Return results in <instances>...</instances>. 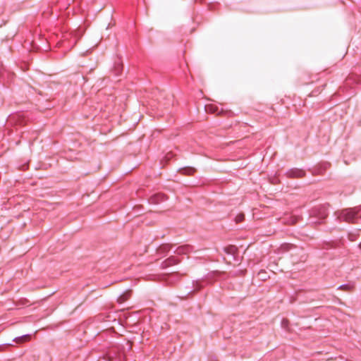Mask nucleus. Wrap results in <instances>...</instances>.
I'll return each mask as SVG.
<instances>
[{"mask_svg":"<svg viewBox=\"0 0 361 361\" xmlns=\"http://www.w3.org/2000/svg\"><path fill=\"white\" fill-rule=\"evenodd\" d=\"M311 215L319 219L318 221H312V223L320 224L328 215L327 208L325 206L316 207L312 210Z\"/></svg>","mask_w":361,"mask_h":361,"instance_id":"obj_3","label":"nucleus"},{"mask_svg":"<svg viewBox=\"0 0 361 361\" xmlns=\"http://www.w3.org/2000/svg\"><path fill=\"white\" fill-rule=\"evenodd\" d=\"M243 218H244V215L243 214H240L239 216H238L236 217V221L237 222H240L243 220Z\"/></svg>","mask_w":361,"mask_h":361,"instance_id":"obj_14","label":"nucleus"},{"mask_svg":"<svg viewBox=\"0 0 361 361\" xmlns=\"http://www.w3.org/2000/svg\"><path fill=\"white\" fill-rule=\"evenodd\" d=\"M181 171L183 174H190L192 173L195 171V169L193 168H186L181 169Z\"/></svg>","mask_w":361,"mask_h":361,"instance_id":"obj_10","label":"nucleus"},{"mask_svg":"<svg viewBox=\"0 0 361 361\" xmlns=\"http://www.w3.org/2000/svg\"><path fill=\"white\" fill-rule=\"evenodd\" d=\"M337 218L341 221L361 224V207L345 209L336 213ZM361 231V226L358 228Z\"/></svg>","mask_w":361,"mask_h":361,"instance_id":"obj_1","label":"nucleus"},{"mask_svg":"<svg viewBox=\"0 0 361 361\" xmlns=\"http://www.w3.org/2000/svg\"><path fill=\"white\" fill-rule=\"evenodd\" d=\"M118 69L117 70V72L116 73V75H118Z\"/></svg>","mask_w":361,"mask_h":361,"instance_id":"obj_20","label":"nucleus"},{"mask_svg":"<svg viewBox=\"0 0 361 361\" xmlns=\"http://www.w3.org/2000/svg\"><path fill=\"white\" fill-rule=\"evenodd\" d=\"M179 262V259H178L176 257H170L166 260L162 262L161 267L162 268H166L171 265L176 264Z\"/></svg>","mask_w":361,"mask_h":361,"instance_id":"obj_6","label":"nucleus"},{"mask_svg":"<svg viewBox=\"0 0 361 361\" xmlns=\"http://www.w3.org/2000/svg\"><path fill=\"white\" fill-rule=\"evenodd\" d=\"M207 111H212L214 113L217 111L216 109H214L212 106H205Z\"/></svg>","mask_w":361,"mask_h":361,"instance_id":"obj_12","label":"nucleus"},{"mask_svg":"<svg viewBox=\"0 0 361 361\" xmlns=\"http://www.w3.org/2000/svg\"><path fill=\"white\" fill-rule=\"evenodd\" d=\"M348 287V285L344 284L339 286V288H346Z\"/></svg>","mask_w":361,"mask_h":361,"instance_id":"obj_16","label":"nucleus"},{"mask_svg":"<svg viewBox=\"0 0 361 361\" xmlns=\"http://www.w3.org/2000/svg\"><path fill=\"white\" fill-rule=\"evenodd\" d=\"M192 250V247L189 245H185L178 246L176 250H174L173 252V253L176 255H186L190 252H191Z\"/></svg>","mask_w":361,"mask_h":361,"instance_id":"obj_5","label":"nucleus"},{"mask_svg":"<svg viewBox=\"0 0 361 361\" xmlns=\"http://www.w3.org/2000/svg\"><path fill=\"white\" fill-rule=\"evenodd\" d=\"M178 277L179 276L178 274H173V275L170 276L167 280H168L169 283H172V282H173L174 279H178Z\"/></svg>","mask_w":361,"mask_h":361,"instance_id":"obj_11","label":"nucleus"},{"mask_svg":"<svg viewBox=\"0 0 361 361\" xmlns=\"http://www.w3.org/2000/svg\"><path fill=\"white\" fill-rule=\"evenodd\" d=\"M30 338L29 334H25L21 336L16 337L13 339V341H16V343L23 342L28 339Z\"/></svg>","mask_w":361,"mask_h":361,"instance_id":"obj_8","label":"nucleus"},{"mask_svg":"<svg viewBox=\"0 0 361 361\" xmlns=\"http://www.w3.org/2000/svg\"><path fill=\"white\" fill-rule=\"evenodd\" d=\"M128 296H129V293H124V294L120 295L118 298V302L121 303V302H125L128 298Z\"/></svg>","mask_w":361,"mask_h":361,"instance_id":"obj_9","label":"nucleus"},{"mask_svg":"<svg viewBox=\"0 0 361 361\" xmlns=\"http://www.w3.org/2000/svg\"><path fill=\"white\" fill-rule=\"evenodd\" d=\"M197 286H198V283H197ZM199 288H200V286H196L195 288H194L193 290H195L199 289Z\"/></svg>","mask_w":361,"mask_h":361,"instance_id":"obj_18","label":"nucleus"},{"mask_svg":"<svg viewBox=\"0 0 361 361\" xmlns=\"http://www.w3.org/2000/svg\"><path fill=\"white\" fill-rule=\"evenodd\" d=\"M159 197H161V199H164V196L161 195H158L154 197V199L159 198Z\"/></svg>","mask_w":361,"mask_h":361,"instance_id":"obj_17","label":"nucleus"},{"mask_svg":"<svg viewBox=\"0 0 361 361\" xmlns=\"http://www.w3.org/2000/svg\"><path fill=\"white\" fill-rule=\"evenodd\" d=\"M305 175V171L299 169H291L286 171V176L290 178H301Z\"/></svg>","mask_w":361,"mask_h":361,"instance_id":"obj_4","label":"nucleus"},{"mask_svg":"<svg viewBox=\"0 0 361 361\" xmlns=\"http://www.w3.org/2000/svg\"><path fill=\"white\" fill-rule=\"evenodd\" d=\"M348 237H349V240H350V241H355V240H356V236H355V235H354V234L350 233V234L348 235Z\"/></svg>","mask_w":361,"mask_h":361,"instance_id":"obj_13","label":"nucleus"},{"mask_svg":"<svg viewBox=\"0 0 361 361\" xmlns=\"http://www.w3.org/2000/svg\"><path fill=\"white\" fill-rule=\"evenodd\" d=\"M354 80H355L353 76H351L347 79L346 83L349 84L350 82H351L352 81H354Z\"/></svg>","mask_w":361,"mask_h":361,"instance_id":"obj_15","label":"nucleus"},{"mask_svg":"<svg viewBox=\"0 0 361 361\" xmlns=\"http://www.w3.org/2000/svg\"><path fill=\"white\" fill-rule=\"evenodd\" d=\"M359 247L361 249V241H360V243L359 244Z\"/></svg>","mask_w":361,"mask_h":361,"instance_id":"obj_19","label":"nucleus"},{"mask_svg":"<svg viewBox=\"0 0 361 361\" xmlns=\"http://www.w3.org/2000/svg\"><path fill=\"white\" fill-rule=\"evenodd\" d=\"M82 32L80 30H74L63 35L61 44L66 48H72L81 37Z\"/></svg>","mask_w":361,"mask_h":361,"instance_id":"obj_2","label":"nucleus"},{"mask_svg":"<svg viewBox=\"0 0 361 361\" xmlns=\"http://www.w3.org/2000/svg\"><path fill=\"white\" fill-rule=\"evenodd\" d=\"M172 248H173L172 245H170L169 244H165V245H161L157 249V252L160 254L166 253V252H169L172 250Z\"/></svg>","mask_w":361,"mask_h":361,"instance_id":"obj_7","label":"nucleus"}]
</instances>
